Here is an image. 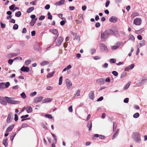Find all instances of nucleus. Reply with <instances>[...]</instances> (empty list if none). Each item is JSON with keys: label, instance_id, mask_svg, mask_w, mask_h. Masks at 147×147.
I'll list each match as a JSON object with an SVG mask.
<instances>
[{"label": "nucleus", "instance_id": "obj_51", "mask_svg": "<svg viewBox=\"0 0 147 147\" xmlns=\"http://www.w3.org/2000/svg\"><path fill=\"white\" fill-rule=\"evenodd\" d=\"M116 61V60L115 59H111L110 60L111 63H114Z\"/></svg>", "mask_w": 147, "mask_h": 147}, {"label": "nucleus", "instance_id": "obj_63", "mask_svg": "<svg viewBox=\"0 0 147 147\" xmlns=\"http://www.w3.org/2000/svg\"><path fill=\"white\" fill-rule=\"evenodd\" d=\"M102 67L105 68H106L108 67V64L107 63H105L104 64L102 65Z\"/></svg>", "mask_w": 147, "mask_h": 147}, {"label": "nucleus", "instance_id": "obj_47", "mask_svg": "<svg viewBox=\"0 0 147 147\" xmlns=\"http://www.w3.org/2000/svg\"><path fill=\"white\" fill-rule=\"evenodd\" d=\"M45 117L50 119H52L53 118V116L50 114H46L45 115Z\"/></svg>", "mask_w": 147, "mask_h": 147}, {"label": "nucleus", "instance_id": "obj_9", "mask_svg": "<svg viewBox=\"0 0 147 147\" xmlns=\"http://www.w3.org/2000/svg\"><path fill=\"white\" fill-rule=\"evenodd\" d=\"M118 20V18L115 16H112L109 19V21L112 23H116Z\"/></svg>", "mask_w": 147, "mask_h": 147}, {"label": "nucleus", "instance_id": "obj_27", "mask_svg": "<svg viewBox=\"0 0 147 147\" xmlns=\"http://www.w3.org/2000/svg\"><path fill=\"white\" fill-rule=\"evenodd\" d=\"M144 30V28H142L139 30H136L135 33L137 34H140Z\"/></svg>", "mask_w": 147, "mask_h": 147}, {"label": "nucleus", "instance_id": "obj_58", "mask_svg": "<svg viewBox=\"0 0 147 147\" xmlns=\"http://www.w3.org/2000/svg\"><path fill=\"white\" fill-rule=\"evenodd\" d=\"M50 7V5L49 4H47L46 5L45 7V9L48 10L49 9Z\"/></svg>", "mask_w": 147, "mask_h": 147}, {"label": "nucleus", "instance_id": "obj_6", "mask_svg": "<svg viewBox=\"0 0 147 147\" xmlns=\"http://www.w3.org/2000/svg\"><path fill=\"white\" fill-rule=\"evenodd\" d=\"M34 49L39 52L42 51V48L40 47L39 44L37 42L35 43L34 46Z\"/></svg>", "mask_w": 147, "mask_h": 147}, {"label": "nucleus", "instance_id": "obj_26", "mask_svg": "<svg viewBox=\"0 0 147 147\" xmlns=\"http://www.w3.org/2000/svg\"><path fill=\"white\" fill-rule=\"evenodd\" d=\"M139 15V13L138 12H134L132 13L131 16V18L132 19L134 18L136 16H138Z\"/></svg>", "mask_w": 147, "mask_h": 147}, {"label": "nucleus", "instance_id": "obj_48", "mask_svg": "<svg viewBox=\"0 0 147 147\" xmlns=\"http://www.w3.org/2000/svg\"><path fill=\"white\" fill-rule=\"evenodd\" d=\"M14 60V59H9L8 61V63L10 65H11V64H12Z\"/></svg>", "mask_w": 147, "mask_h": 147}, {"label": "nucleus", "instance_id": "obj_40", "mask_svg": "<svg viewBox=\"0 0 147 147\" xmlns=\"http://www.w3.org/2000/svg\"><path fill=\"white\" fill-rule=\"evenodd\" d=\"M117 124L116 122H114L113 123V131H115L116 129Z\"/></svg>", "mask_w": 147, "mask_h": 147}, {"label": "nucleus", "instance_id": "obj_35", "mask_svg": "<svg viewBox=\"0 0 147 147\" xmlns=\"http://www.w3.org/2000/svg\"><path fill=\"white\" fill-rule=\"evenodd\" d=\"M128 37L129 40H131L132 41H134L135 40V37L134 36L131 34H129V35Z\"/></svg>", "mask_w": 147, "mask_h": 147}, {"label": "nucleus", "instance_id": "obj_46", "mask_svg": "<svg viewBox=\"0 0 147 147\" xmlns=\"http://www.w3.org/2000/svg\"><path fill=\"white\" fill-rule=\"evenodd\" d=\"M119 131V129H117L116 131L114 133V135L113 137V138L115 137L116 136H117L118 134V131Z\"/></svg>", "mask_w": 147, "mask_h": 147}, {"label": "nucleus", "instance_id": "obj_8", "mask_svg": "<svg viewBox=\"0 0 147 147\" xmlns=\"http://www.w3.org/2000/svg\"><path fill=\"white\" fill-rule=\"evenodd\" d=\"M63 38L62 36L59 37L58 39L57 40L56 43V45L57 46H59L61 44L62 42L63 41Z\"/></svg>", "mask_w": 147, "mask_h": 147}, {"label": "nucleus", "instance_id": "obj_31", "mask_svg": "<svg viewBox=\"0 0 147 147\" xmlns=\"http://www.w3.org/2000/svg\"><path fill=\"white\" fill-rule=\"evenodd\" d=\"M49 32H52L53 34H56L58 33V31L57 29H54V30H49Z\"/></svg>", "mask_w": 147, "mask_h": 147}, {"label": "nucleus", "instance_id": "obj_15", "mask_svg": "<svg viewBox=\"0 0 147 147\" xmlns=\"http://www.w3.org/2000/svg\"><path fill=\"white\" fill-rule=\"evenodd\" d=\"M113 30L111 29H108L105 31V33H106L109 36L113 35Z\"/></svg>", "mask_w": 147, "mask_h": 147}, {"label": "nucleus", "instance_id": "obj_62", "mask_svg": "<svg viewBox=\"0 0 147 147\" xmlns=\"http://www.w3.org/2000/svg\"><path fill=\"white\" fill-rule=\"evenodd\" d=\"M103 99V98L102 96H101L99 97L98 98L97 100V101L98 102H99L102 100Z\"/></svg>", "mask_w": 147, "mask_h": 147}, {"label": "nucleus", "instance_id": "obj_25", "mask_svg": "<svg viewBox=\"0 0 147 147\" xmlns=\"http://www.w3.org/2000/svg\"><path fill=\"white\" fill-rule=\"evenodd\" d=\"M113 34L116 37H118L119 36V32L117 30H116L115 31H113Z\"/></svg>", "mask_w": 147, "mask_h": 147}, {"label": "nucleus", "instance_id": "obj_38", "mask_svg": "<svg viewBox=\"0 0 147 147\" xmlns=\"http://www.w3.org/2000/svg\"><path fill=\"white\" fill-rule=\"evenodd\" d=\"M146 41L144 40H143L141 41L139 45H140V47H142L145 45Z\"/></svg>", "mask_w": 147, "mask_h": 147}, {"label": "nucleus", "instance_id": "obj_32", "mask_svg": "<svg viewBox=\"0 0 147 147\" xmlns=\"http://www.w3.org/2000/svg\"><path fill=\"white\" fill-rule=\"evenodd\" d=\"M34 9V7H33L29 8L27 10V12L29 13L32 11Z\"/></svg>", "mask_w": 147, "mask_h": 147}, {"label": "nucleus", "instance_id": "obj_36", "mask_svg": "<svg viewBox=\"0 0 147 147\" xmlns=\"http://www.w3.org/2000/svg\"><path fill=\"white\" fill-rule=\"evenodd\" d=\"M31 62V61L30 60H27L25 62V64L26 66H28L30 64Z\"/></svg>", "mask_w": 147, "mask_h": 147}, {"label": "nucleus", "instance_id": "obj_53", "mask_svg": "<svg viewBox=\"0 0 147 147\" xmlns=\"http://www.w3.org/2000/svg\"><path fill=\"white\" fill-rule=\"evenodd\" d=\"M147 81V78H144L142 79L141 80V83H144L146 82Z\"/></svg>", "mask_w": 147, "mask_h": 147}, {"label": "nucleus", "instance_id": "obj_20", "mask_svg": "<svg viewBox=\"0 0 147 147\" xmlns=\"http://www.w3.org/2000/svg\"><path fill=\"white\" fill-rule=\"evenodd\" d=\"M12 113H10L9 114L7 119V122L8 123H9L11 121V116L12 115Z\"/></svg>", "mask_w": 147, "mask_h": 147}, {"label": "nucleus", "instance_id": "obj_12", "mask_svg": "<svg viewBox=\"0 0 147 147\" xmlns=\"http://www.w3.org/2000/svg\"><path fill=\"white\" fill-rule=\"evenodd\" d=\"M20 70L22 71L28 72L29 71L30 69L28 67L23 66L20 69Z\"/></svg>", "mask_w": 147, "mask_h": 147}, {"label": "nucleus", "instance_id": "obj_16", "mask_svg": "<svg viewBox=\"0 0 147 147\" xmlns=\"http://www.w3.org/2000/svg\"><path fill=\"white\" fill-rule=\"evenodd\" d=\"M14 126V124L9 126L6 129L5 131V132L7 133L11 131L13 128Z\"/></svg>", "mask_w": 147, "mask_h": 147}, {"label": "nucleus", "instance_id": "obj_52", "mask_svg": "<svg viewBox=\"0 0 147 147\" xmlns=\"http://www.w3.org/2000/svg\"><path fill=\"white\" fill-rule=\"evenodd\" d=\"M96 50L94 48L92 49H91L90 52L92 54H93V53H96Z\"/></svg>", "mask_w": 147, "mask_h": 147}, {"label": "nucleus", "instance_id": "obj_28", "mask_svg": "<svg viewBox=\"0 0 147 147\" xmlns=\"http://www.w3.org/2000/svg\"><path fill=\"white\" fill-rule=\"evenodd\" d=\"M87 126L89 128V130L90 131L92 127V122L90 121H88Z\"/></svg>", "mask_w": 147, "mask_h": 147}, {"label": "nucleus", "instance_id": "obj_42", "mask_svg": "<svg viewBox=\"0 0 147 147\" xmlns=\"http://www.w3.org/2000/svg\"><path fill=\"white\" fill-rule=\"evenodd\" d=\"M20 96H21L22 98H23V99H25V98L26 97V96L24 92H22Z\"/></svg>", "mask_w": 147, "mask_h": 147}, {"label": "nucleus", "instance_id": "obj_2", "mask_svg": "<svg viewBox=\"0 0 147 147\" xmlns=\"http://www.w3.org/2000/svg\"><path fill=\"white\" fill-rule=\"evenodd\" d=\"M133 138L137 142L140 143L141 140L140 134L138 132H134L133 134Z\"/></svg>", "mask_w": 147, "mask_h": 147}, {"label": "nucleus", "instance_id": "obj_41", "mask_svg": "<svg viewBox=\"0 0 147 147\" xmlns=\"http://www.w3.org/2000/svg\"><path fill=\"white\" fill-rule=\"evenodd\" d=\"M48 19L51 20L52 19V16L50 12H49L47 13Z\"/></svg>", "mask_w": 147, "mask_h": 147}, {"label": "nucleus", "instance_id": "obj_44", "mask_svg": "<svg viewBox=\"0 0 147 147\" xmlns=\"http://www.w3.org/2000/svg\"><path fill=\"white\" fill-rule=\"evenodd\" d=\"M62 79L63 77L62 76H61L59 78V85H61L62 83Z\"/></svg>", "mask_w": 147, "mask_h": 147}, {"label": "nucleus", "instance_id": "obj_22", "mask_svg": "<svg viewBox=\"0 0 147 147\" xmlns=\"http://www.w3.org/2000/svg\"><path fill=\"white\" fill-rule=\"evenodd\" d=\"M37 20V18H36L34 19H32L31 20V22L30 23V25L31 26H34V24L36 23V21Z\"/></svg>", "mask_w": 147, "mask_h": 147}, {"label": "nucleus", "instance_id": "obj_60", "mask_svg": "<svg viewBox=\"0 0 147 147\" xmlns=\"http://www.w3.org/2000/svg\"><path fill=\"white\" fill-rule=\"evenodd\" d=\"M0 24L1 25V27L2 28H4L5 27V24L3 23L2 22H1Z\"/></svg>", "mask_w": 147, "mask_h": 147}, {"label": "nucleus", "instance_id": "obj_18", "mask_svg": "<svg viewBox=\"0 0 147 147\" xmlns=\"http://www.w3.org/2000/svg\"><path fill=\"white\" fill-rule=\"evenodd\" d=\"M53 99L51 98H47L44 99L42 101L43 103H48L51 102L53 100Z\"/></svg>", "mask_w": 147, "mask_h": 147}, {"label": "nucleus", "instance_id": "obj_61", "mask_svg": "<svg viewBox=\"0 0 147 147\" xmlns=\"http://www.w3.org/2000/svg\"><path fill=\"white\" fill-rule=\"evenodd\" d=\"M112 49L113 50H116L118 48V47L116 45L115 46H113L112 47Z\"/></svg>", "mask_w": 147, "mask_h": 147}, {"label": "nucleus", "instance_id": "obj_4", "mask_svg": "<svg viewBox=\"0 0 147 147\" xmlns=\"http://www.w3.org/2000/svg\"><path fill=\"white\" fill-rule=\"evenodd\" d=\"M65 82L67 88L69 90H70L72 86L71 82L70 80L68 79L66 80Z\"/></svg>", "mask_w": 147, "mask_h": 147}, {"label": "nucleus", "instance_id": "obj_13", "mask_svg": "<svg viewBox=\"0 0 147 147\" xmlns=\"http://www.w3.org/2000/svg\"><path fill=\"white\" fill-rule=\"evenodd\" d=\"M89 98L92 100H93L94 98V91H92L89 94Z\"/></svg>", "mask_w": 147, "mask_h": 147}, {"label": "nucleus", "instance_id": "obj_5", "mask_svg": "<svg viewBox=\"0 0 147 147\" xmlns=\"http://www.w3.org/2000/svg\"><path fill=\"white\" fill-rule=\"evenodd\" d=\"M142 22V20L140 18H136L134 20V24L136 25H140Z\"/></svg>", "mask_w": 147, "mask_h": 147}, {"label": "nucleus", "instance_id": "obj_43", "mask_svg": "<svg viewBox=\"0 0 147 147\" xmlns=\"http://www.w3.org/2000/svg\"><path fill=\"white\" fill-rule=\"evenodd\" d=\"M140 116V114L138 113H135L133 116V117L134 118H138Z\"/></svg>", "mask_w": 147, "mask_h": 147}, {"label": "nucleus", "instance_id": "obj_10", "mask_svg": "<svg viewBox=\"0 0 147 147\" xmlns=\"http://www.w3.org/2000/svg\"><path fill=\"white\" fill-rule=\"evenodd\" d=\"M96 82L98 84L101 85L105 83V80L104 78H100L96 80Z\"/></svg>", "mask_w": 147, "mask_h": 147}, {"label": "nucleus", "instance_id": "obj_30", "mask_svg": "<svg viewBox=\"0 0 147 147\" xmlns=\"http://www.w3.org/2000/svg\"><path fill=\"white\" fill-rule=\"evenodd\" d=\"M55 71H53L52 73H48L47 75V78H50L53 76L54 74H55Z\"/></svg>", "mask_w": 147, "mask_h": 147}, {"label": "nucleus", "instance_id": "obj_54", "mask_svg": "<svg viewBox=\"0 0 147 147\" xmlns=\"http://www.w3.org/2000/svg\"><path fill=\"white\" fill-rule=\"evenodd\" d=\"M113 74L115 76H117L118 75V73L116 71H113L112 72Z\"/></svg>", "mask_w": 147, "mask_h": 147}, {"label": "nucleus", "instance_id": "obj_17", "mask_svg": "<svg viewBox=\"0 0 147 147\" xmlns=\"http://www.w3.org/2000/svg\"><path fill=\"white\" fill-rule=\"evenodd\" d=\"M26 109L27 113H32L33 110L32 107L31 106H28L26 107Z\"/></svg>", "mask_w": 147, "mask_h": 147}, {"label": "nucleus", "instance_id": "obj_56", "mask_svg": "<svg viewBox=\"0 0 147 147\" xmlns=\"http://www.w3.org/2000/svg\"><path fill=\"white\" fill-rule=\"evenodd\" d=\"M36 92L35 91L32 92L30 94V96L32 97L33 96H34L36 95Z\"/></svg>", "mask_w": 147, "mask_h": 147}, {"label": "nucleus", "instance_id": "obj_34", "mask_svg": "<svg viewBox=\"0 0 147 147\" xmlns=\"http://www.w3.org/2000/svg\"><path fill=\"white\" fill-rule=\"evenodd\" d=\"M21 12L20 11H18L16 12L15 14V16L17 17H19L21 16Z\"/></svg>", "mask_w": 147, "mask_h": 147}, {"label": "nucleus", "instance_id": "obj_7", "mask_svg": "<svg viewBox=\"0 0 147 147\" xmlns=\"http://www.w3.org/2000/svg\"><path fill=\"white\" fill-rule=\"evenodd\" d=\"M109 37V36L106 33L105 31L101 34V38L102 41H104Z\"/></svg>", "mask_w": 147, "mask_h": 147}, {"label": "nucleus", "instance_id": "obj_64", "mask_svg": "<svg viewBox=\"0 0 147 147\" xmlns=\"http://www.w3.org/2000/svg\"><path fill=\"white\" fill-rule=\"evenodd\" d=\"M110 1L109 0L107 1L106 3H105V7H107L108 6L109 3H110Z\"/></svg>", "mask_w": 147, "mask_h": 147}, {"label": "nucleus", "instance_id": "obj_55", "mask_svg": "<svg viewBox=\"0 0 147 147\" xmlns=\"http://www.w3.org/2000/svg\"><path fill=\"white\" fill-rule=\"evenodd\" d=\"M80 91L79 90H77V92L76 93L75 96H78L80 95Z\"/></svg>", "mask_w": 147, "mask_h": 147}, {"label": "nucleus", "instance_id": "obj_57", "mask_svg": "<svg viewBox=\"0 0 147 147\" xmlns=\"http://www.w3.org/2000/svg\"><path fill=\"white\" fill-rule=\"evenodd\" d=\"M46 89L48 90H53V88L51 86H48L47 87Z\"/></svg>", "mask_w": 147, "mask_h": 147}, {"label": "nucleus", "instance_id": "obj_1", "mask_svg": "<svg viewBox=\"0 0 147 147\" xmlns=\"http://www.w3.org/2000/svg\"><path fill=\"white\" fill-rule=\"evenodd\" d=\"M4 99L7 103L11 104H19L20 103L19 101L14 100L15 98H13L5 96L4 97Z\"/></svg>", "mask_w": 147, "mask_h": 147}, {"label": "nucleus", "instance_id": "obj_37", "mask_svg": "<svg viewBox=\"0 0 147 147\" xmlns=\"http://www.w3.org/2000/svg\"><path fill=\"white\" fill-rule=\"evenodd\" d=\"M130 83L129 82H128L124 86L123 88V89L124 90H126L129 87L130 85Z\"/></svg>", "mask_w": 147, "mask_h": 147}, {"label": "nucleus", "instance_id": "obj_29", "mask_svg": "<svg viewBox=\"0 0 147 147\" xmlns=\"http://www.w3.org/2000/svg\"><path fill=\"white\" fill-rule=\"evenodd\" d=\"M7 139L6 138L5 139H4L3 141V144L5 146V147H7L8 146V143L7 142Z\"/></svg>", "mask_w": 147, "mask_h": 147}, {"label": "nucleus", "instance_id": "obj_39", "mask_svg": "<svg viewBox=\"0 0 147 147\" xmlns=\"http://www.w3.org/2000/svg\"><path fill=\"white\" fill-rule=\"evenodd\" d=\"M15 6V4L12 5L9 7V9L11 10L14 11Z\"/></svg>", "mask_w": 147, "mask_h": 147}, {"label": "nucleus", "instance_id": "obj_45", "mask_svg": "<svg viewBox=\"0 0 147 147\" xmlns=\"http://www.w3.org/2000/svg\"><path fill=\"white\" fill-rule=\"evenodd\" d=\"M122 44V41L117 42L116 43V45L119 48Z\"/></svg>", "mask_w": 147, "mask_h": 147}, {"label": "nucleus", "instance_id": "obj_23", "mask_svg": "<svg viewBox=\"0 0 147 147\" xmlns=\"http://www.w3.org/2000/svg\"><path fill=\"white\" fill-rule=\"evenodd\" d=\"M65 2V0H61L60 1L55 3V4L57 5H61L64 4Z\"/></svg>", "mask_w": 147, "mask_h": 147}, {"label": "nucleus", "instance_id": "obj_49", "mask_svg": "<svg viewBox=\"0 0 147 147\" xmlns=\"http://www.w3.org/2000/svg\"><path fill=\"white\" fill-rule=\"evenodd\" d=\"M29 125L27 124L24 123L22 125L21 127L22 128L27 127Z\"/></svg>", "mask_w": 147, "mask_h": 147}, {"label": "nucleus", "instance_id": "obj_24", "mask_svg": "<svg viewBox=\"0 0 147 147\" xmlns=\"http://www.w3.org/2000/svg\"><path fill=\"white\" fill-rule=\"evenodd\" d=\"M16 134V132H13L12 133L10 137V140L12 142H13L14 139V137L15 136Z\"/></svg>", "mask_w": 147, "mask_h": 147}, {"label": "nucleus", "instance_id": "obj_19", "mask_svg": "<svg viewBox=\"0 0 147 147\" xmlns=\"http://www.w3.org/2000/svg\"><path fill=\"white\" fill-rule=\"evenodd\" d=\"M0 102L2 105L5 106L7 104V102L6 101L4 100L1 96H0Z\"/></svg>", "mask_w": 147, "mask_h": 147}, {"label": "nucleus", "instance_id": "obj_14", "mask_svg": "<svg viewBox=\"0 0 147 147\" xmlns=\"http://www.w3.org/2000/svg\"><path fill=\"white\" fill-rule=\"evenodd\" d=\"M43 97L42 96H39L35 98L34 100L35 103H37L38 102L41 101L43 99Z\"/></svg>", "mask_w": 147, "mask_h": 147}, {"label": "nucleus", "instance_id": "obj_3", "mask_svg": "<svg viewBox=\"0 0 147 147\" xmlns=\"http://www.w3.org/2000/svg\"><path fill=\"white\" fill-rule=\"evenodd\" d=\"M10 85V84L9 82H7L6 83H0V89L7 88Z\"/></svg>", "mask_w": 147, "mask_h": 147}, {"label": "nucleus", "instance_id": "obj_11", "mask_svg": "<svg viewBox=\"0 0 147 147\" xmlns=\"http://www.w3.org/2000/svg\"><path fill=\"white\" fill-rule=\"evenodd\" d=\"M71 34L73 36V39L74 40H78L79 41L80 40V36L78 35L77 36V34L73 32H71Z\"/></svg>", "mask_w": 147, "mask_h": 147}, {"label": "nucleus", "instance_id": "obj_21", "mask_svg": "<svg viewBox=\"0 0 147 147\" xmlns=\"http://www.w3.org/2000/svg\"><path fill=\"white\" fill-rule=\"evenodd\" d=\"M99 46L100 47L103 48L104 50L108 51V49L107 46L105 45V44L103 43L100 44L99 45Z\"/></svg>", "mask_w": 147, "mask_h": 147}, {"label": "nucleus", "instance_id": "obj_33", "mask_svg": "<svg viewBox=\"0 0 147 147\" xmlns=\"http://www.w3.org/2000/svg\"><path fill=\"white\" fill-rule=\"evenodd\" d=\"M49 64V62L47 61H42L40 63V65L42 66L48 65Z\"/></svg>", "mask_w": 147, "mask_h": 147}, {"label": "nucleus", "instance_id": "obj_50", "mask_svg": "<svg viewBox=\"0 0 147 147\" xmlns=\"http://www.w3.org/2000/svg\"><path fill=\"white\" fill-rule=\"evenodd\" d=\"M18 26L17 24H15L13 27V29L14 30H16L18 29Z\"/></svg>", "mask_w": 147, "mask_h": 147}, {"label": "nucleus", "instance_id": "obj_59", "mask_svg": "<svg viewBox=\"0 0 147 147\" xmlns=\"http://www.w3.org/2000/svg\"><path fill=\"white\" fill-rule=\"evenodd\" d=\"M14 119L16 121H17L18 120V116L17 114H15Z\"/></svg>", "mask_w": 147, "mask_h": 147}]
</instances>
